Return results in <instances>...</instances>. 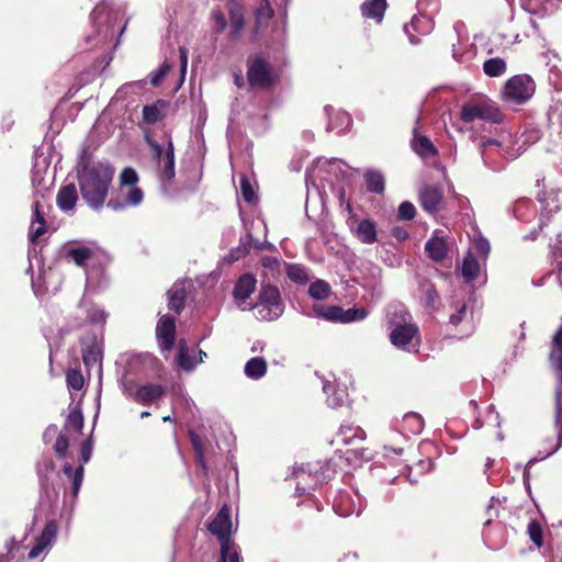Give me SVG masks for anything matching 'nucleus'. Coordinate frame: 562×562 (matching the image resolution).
I'll list each match as a JSON object with an SVG mask.
<instances>
[{
	"label": "nucleus",
	"instance_id": "f257e3e1",
	"mask_svg": "<svg viewBox=\"0 0 562 562\" xmlns=\"http://www.w3.org/2000/svg\"><path fill=\"white\" fill-rule=\"evenodd\" d=\"M114 176V168L108 162H93L83 166L78 181L82 199L93 209H100L106 199Z\"/></svg>",
	"mask_w": 562,
	"mask_h": 562
},
{
	"label": "nucleus",
	"instance_id": "f03ea898",
	"mask_svg": "<svg viewBox=\"0 0 562 562\" xmlns=\"http://www.w3.org/2000/svg\"><path fill=\"white\" fill-rule=\"evenodd\" d=\"M391 342L406 351H417L420 338L418 327L412 322L411 314L402 305H393L389 311Z\"/></svg>",
	"mask_w": 562,
	"mask_h": 562
},
{
	"label": "nucleus",
	"instance_id": "7ed1b4c3",
	"mask_svg": "<svg viewBox=\"0 0 562 562\" xmlns=\"http://www.w3.org/2000/svg\"><path fill=\"white\" fill-rule=\"evenodd\" d=\"M512 139V135H504L501 139L487 138L482 139L479 144L481 148V156L485 166L492 169H501L503 167L501 158L515 159L524 150L522 145Z\"/></svg>",
	"mask_w": 562,
	"mask_h": 562
},
{
	"label": "nucleus",
	"instance_id": "20e7f679",
	"mask_svg": "<svg viewBox=\"0 0 562 562\" xmlns=\"http://www.w3.org/2000/svg\"><path fill=\"white\" fill-rule=\"evenodd\" d=\"M551 367L555 371L557 386H555V401L554 411L555 417L554 423L558 428V442L555 447L548 452V456L554 453L559 448L562 447V325L553 336L551 342V351L549 356Z\"/></svg>",
	"mask_w": 562,
	"mask_h": 562
},
{
	"label": "nucleus",
	"instance_id": "39448f33",
	"mask_svg": "<svg viewBox=\"0 0 562 562\" xmlns=\"http://www.w3.org/2000/svg\"><path fill=\"white\" fill-rule=\"evenodd\" d=\"M254 308L257 317L262 321L278 319L283 313V303L278 288L270 284L262 285Z\"/></svg>",
	"mask_w": 562,
	"mask_h": 562
},
{
	"label": "nucleus",
	"instance_id": "423d86ee",
	"mask_svg": "<svg viewBox=\"0 0 562 562\" xmlns=\"http://www.w3.org/2000/svg\"><path fill=\"white\" fill-rule=\"evenodd\" d=\"M535 91V83L529 76H514L504 86L503 99L520 104L527 101Z\"/></svg>",
	"mask_w": 562,
	"mask_h": 562
},
{
	"label": "nucleus",
	"instance_id": "0eeeda50",
	"mask_svg": "<svg viewBox=\"0 0 562 562\" xmlns=\"http://www.w3.org/2000/svg\"><path fill=\"white\" fill-rule=\"evenodd\" d=\"M464 123H471L475 120L497 122L499 120L498 109L487 100L465 103L460 113Z\"/></svg>",
	"mask_w": 562,
	"mask_h": 562
},
{
	"label": "nucleus",
	"instance_id": "6e6552de",
	"mask_svg": "<svg viewBox=\"0 0 562 562\" xmlns=\"http://www.w3.org/2000/svg\"><path fill=\"white\" fill-rule=\"evenodd\" d=\"M247 78L254 88L267 89L273 85L271 66L258 56L249 58Z\"/></svg>",
	"mask_w": 562,
	"mask_h": 562
},
{
	"label": "nucleus",
	"instance_id": "1a4fd4ad",
	"mask_svg": "<svg viewBox=\"0 0 562 562\" xmlns=\"http://www.w3.org/2000/svg\"><path fill=\"white\" fill-rule=\"evenodd\" d=\"M209 530L217 537L221 542V548L224 544L228 547H236L229 539L231 530H232V521L229 518V508L227 506H223L215 518L210 522Z\"/></svg>",
	"mask_w": 562,
	"mask_h": 562
},
{
	"label": "nucleus",
	"instance_id": "9d476101",
	"mask_svg": "<svg viewBox=\"0 0 562 562\" xmlns=\"http://www.w3.org/2000/svg\"><path fill=\"white\" fill-rule=\"evenodd\" d=\"M439 5V0H418V15H415L412 19V25L417 27L418 23L423 22L425 25L423 26L422 32L429 33L432 30V19L438 12Z\"/></svg>",
	"mask_w": 562,
	"mask_h": 562
},
{
	"label": "nucleus",
	"instance_id": "9b49d317",
	"mask_svg": "<svg viewBox=\"0 0 562 562\" xmlns=\"http://www.w3.org/2000/svg\"><path fill=\"white\" fill-rule=\"evenodd\" d=\"M347 224L355 236L363 244H373L376 240V227L373 221H358L356 215L351 214Z\"/></svg>",
	"mask_w": 562,
	"mask_h": 562
},
{
	"label": "nucleus",
	"instance_id": "f8f14e48",
	"mask_svg": "<svg viewBox=\"0 0 562 562\" xmlns=\"http://www.w3.org/2000/svg\"><path fill=\"white\" fill-rule=\"evenodd\" d=\"M57 530L58 527L55 520L46 522L44 529L36 538L34 546L27 554L30 560L36 559L43 551L52 547L56 539Z\"/></svg>",
	"mask_w": 562,
	"mask_h": 562
},
{
	"label": "nucleus",
	"instance_id": "ddd939ff",
	"mask_svg": "<svg viewBox=\"0 0 562 562\" xmlns=\"http://www.w3.org/2000/svg\"><path fill=\"white\" fill-rule=\"evenodd\" d=\"M156 335L161 350L170 351L175 345V319L166 315L161 316L157 323Z\"/></svg>",
	"mask_w": 562,
	"mask_h": 562
},
{
	"label": "nucleus",
	"instance_id": "4468645a",
	"mask_svg": "<svg viewBox=\"0 0 562 562\" xmlns=\"http://www.w3.org/2000/svg\"><path fill=\"white\" fill-rule=\"evenodd\" d=\"M293 476L296 480V492L297 494H304L308 490L314 488L319 477L316 473H313V470L310 464L297 467L293 470Z\"/></svg>",
	"mask_w": 562,
	"mask_h": 562
},
{
	"label": "nucleus",
	"instance_id": "2eb2a0df",
	"mask_svg": "<svg viewBox=\"0 0 562 562\" xmlns=\"http://www.w3.org/2000/svg\"><path fill=\"white\" fill-rule=\"evenodd\" d=\"M82 359L87 368H92L94 366H101L102 351L100 345L97 340V337L93 336L91 338L82 339Z\"/></svg>",
	"mask_w": 562,
	"mask_h": 562
},
{
	"label": "nucleus",
	"instance_id": "dca6fc26",
	"mask_svg": "<svg viewBox=\"0 0 562 562\" xmlns=\"http://www.w3.org/2000/svg\"><path fill=\"white\" fill-rule=\"evenodd\" d=\"M120 191H121V195L123 196L124 201L119 202V201L110 200L108 203L109 207H111L113 210H121L125 206H136V205L140 204V202L143 201V198H144L143 191L136 186L122 187L120 189Z\"/></svg>",
	"mask_w": 562,
	"mask_h": 562
},
{
	"label": "nucleus",
	"instance_id": "f3484780",
	"mask_svg": "<svg viewBox=\"0 0 562 562\" xmlns=\"http://www.w3.org/2000/svg\"><path fill=\"white\" fill-rule=\"evenodd\" d=\"M521 8L530 13L543 18L558 9L557 0H520Z\"/></svg>",
	"mask_w": 562,
	"mask_h": 562
},
{
	"label": "nucleus",
	"instance_id": "a211bd4d",
	"mask_svg": "<svg viewBox=\"0 0 562 562\" xmlns=\"http://www.w3.org/2000/svg\"><path fill=\"white\" fill-rule=\"evenodd\" d=\"M442 191L432 186H425L419 192V201L423 209L429 213L438 211L442 200Z\"/></svg>",
	"mask_w": 562,
	"mask_h": 562
},
{
	"label": "nucleus",
	"instance_id": "6ab92c4d",
	"mask_svg": "<svg viewBox=\"0 0 562 562\" xmlns=\"http://www.w3.org/2000/svg\"><path fill=\"white\" fill-rule=\"evenodd\" d=\"M160 180L162 183H170L175 177V149L171 140H168L165 156L161 158Z\"/></svg>",
	"mask_w": 562,
	"mask_h": 562
},
{
	"label": "nucleus",
	"instance_id": "aec40b11",
	"mask_svg": "<svg viewBox=\"0 0 562 562\" xmlns=\"http://www.w3.org/2000/svg\"><path fill=\"white\" fill-rule=\"evenodd\" d=\"M78 201V193L76 186L74 183H69L59 189L57 193V205L64 212L72 211Z\"/></svg>",
	"mask_w": 562,
	"mask_h": 562
},
{
	"label": "nucleus",
	"instance_id": "412c9836",
	"mask_svg": "<svg viewBox=\"0 0 562 562\" xmlns=\"http://www.w3.org/2000/svg\"><path fill=\"white\" fill-rule=\"evenodd\" d=\"M164 394V389L159 384H145L137 387L134 401L142 404H149Z\"/></svg>",
	"mask_w": 562,
	"mask_h": 562
},
{
	"label": "nucleus",
	"instance_id": "4be33fe9",
	"mask_svg": "<svg viewBox=\"0 0 562 562\" xmlns=\"http://www.w3.org/2000/svg\"><path fill=\"white\" fill-rule=\"evenodd\" d=\"M428 257L434 261H441L448 251L447 243L442 237L432 236L425 245Z\"/></svg>",
	"mask_w": 562,
	"mask_h": 562
},
{
	"label": "nucleus",
	"instance_id": "5701e85b",
	"mask_svg": "<svg viewBox=\"0 0 562 562\" xmlns=\"http://www.w3.org/2000/svg\"><path fill=\"white\" fill-rule=\"evenodd\" d=\"M386 0H367L361 5L362 15L381 22L386 10Z\"/></svg>",
	"mask_w": 562,
	"mask_h": 562
},
{
	"label": "nucleus",
	"instance_id": "b1692460",
	"mask_svg": "<svg viewBox=\"0 0 562 562\" xmlns=\"http://www.w3.org/2000/svg\"><path fill=\"white\" fill-rule=\"evenodd\" d=\"M256 288V279L249 273L243 274L235 288H234V296L236 300H246L248 299L251 293L255 291Z\"/></svg>",
	"mask_w": 562,
	"mask_h": 562
},
{
	"label": "nucleus",
	"instance_id": "393cba45",
	"mask_svg": "<svg viewBox=\"0 0 562 562\" xmlns=\"http://www.w3.org/2000/svg\"><path fill=\"white\" fill-rule=\"evenodd\" d=\"M323 391L327 395V404L333 408H337L344 405L346 402V392L344 390H339L331 382L326 381L323 384Z\"/></svg>",
	"mask_w": 562,
	"mask_h": 562
},
{
	"label": "nucleus",
	"instance_id": "a878e982",
	"mask_svg": "<svg viewBox=\"0 0 562 562\" xmlns=\"http://www.w3.org/2000/svg\"><path fill=\"white\" fill-rule=\"evenodd\" d=\"M229 22H231V36L237 37L245 25L244 12L241 7L236 3H229Z\"/></svg>",
	"mask_w": 562,
	"mask_h": 562
},
{
	"label": "nucleus",
	"instance_id": "bb28decb",
	"mask_svg": "<svg viewBox=\"0 0 562 562\" xmlns=\"http://www.w3.org/2000/svg\"><path fill=\"white\" fill-rule=\"evenodd\" d=\"M274 11L268 0H257L255 5V18L257 31L266 25L272 18Z\"/></svg>",
	"mask_w": 562,
	"mask_h": 562
},
{
	"label": "nucleus",
	"instance_id": "cd10ccee",
	"mask_svg": "<svg viewBox=\"0 0 562 562\" xmlns=\"http://www.w3.org/2000/svg\"><path fill=\"white\" fill-rule=\"evenodd\" d=\"M187 292L184 286L181 284H175L168 291V307L179 314L184 305Z\"/></svg>",
	"mask_w": 562,
	"mask_h": 562
},
{
	"label": "nucleus",
	"instance_id": "c85d7f7f",
	"mask_svg": "<svg viewBox=\"0 0 562 562\" xmlns=\"http://www.w3.org/2000/svg\"><path fill=\"white\" fill-rule=\"evenodd\" d=\"M245 374L254 380L262 378L267 372V362L263 358L255 357L245 364Z\"/></svg>",
	"mask_w": 562,
	"mask_h": 562
},
{
	"label": "nucleus",
	"instance_id": "c756f323",
	"mask_svg": "<svg viewBox=\"0 0 562 562\" xmlns=\"http://www.w3.org/2000/svg\"><path fill=\"white\" fill-rule=\"evenodd\" d=\"M543 210L552 213L562 209V191L561 190H550L544 193V196L540 199Z\"/></svg>",
	"mask_w": 562,
	"mask_h": 562
},
{
	"label": "nucleus",
	"instance_id": "7c9ffc66",
	"mask_svg": "<svg viewBox=\"0 0 562 562\" xmlns=\"http://www.w3.org/2000/svg\"><path fill=\"white\" fill-rule=\"evenodd\" d=\"M461 272L467 281H472L477 278L480 273V265L472 252H469L464 257Z\"/></svg>",
	"mask_w": 562,
	"mask_h": 562
},
{
	"label": "nucleus",
	"instance_id": "2f4dec72",
	"mask_svg": "<svg viewBox=\"0 0 562 562\" xmlns=\"http://www.w3.org/2000/svg\"><path fill=\"white\" fill-rule=\"evenodd\" d=\"M414 151L422 157H430L437 155V149L431 140L426 136L415 137L413 140Z\"/></svg>",
	"mask_w": 562,
	"mask_h": 562
},
{
	"label": "nucleus",
	"instance_id": "473e14b6",
	"mask_svg": "<svg viewBox=\"0 0 562 562\" xmlns=\"http://www.w3.org/2000/svg\"><path fill=\"white\" fill-rule=\"evenodd\" d=\"M424 422L420 415L416 413H407L403 417L402 429L413 435H417L423 430Z\"/></svg>",
	"mask_w": 562,
	"mask_h": 562
},
{
	"label": "nucleus",
	"instance_id": "72a5a7b5",
	"mask_svg": "<svg viewBox=\"0 0 562 562\" xmlns=\"http://www.w3.org/2000/svg\"><path fill=\"white\" fill-rule=\"evenodd\" d=\"M507 66L504 59L499 57L490 58L484 61L483 70L488 77H499L506 72Z\"/></svg>",
	"mask_w": 562,
	"mask_h": 562
},
{
	"label": "nucleus",
	"instance_id": "f704fd0d",
	"mask_svg": "<svg viewBox=\"0 0 562 562\" xmlns=\"http://www.w3.org/2000/svg\"><path fill=\"white\" fill-rule=\"evenodd\" d=\"M351 125V117L345 111H338L335 114L334 119H329L327 130L328 131H337L338 133H342L349 128Z\"/></svg>",
	"mask_w": 562,
	"mask_h": 562
},
{
	"label": "nucleus",
	"instance_id": "c9c22d12",
	"mask_svg": "<svg viewBox=\"0 0 562 562\" xmlns=\"http://www.w3.org/2000/svg\"><path fill=\"white\" fill-rule=\"evenodd\" d=\"M177 360L178 364L186 371H191L196 364L193 358L189 355L188 347L183 340L179 342Z\"/></svg>",
	"mask_w": 562,
	"mask_h": 562
},
{
	"label": "nucleus",
	"instance_id": "e433bc0d",
	"mask_svg": "<svg viewBox=\"0 0 562 562\" xmlns=\"http://www.w3.org/2000/svg\"><path fill=\"white\" fill-rule=\"evenodd\" d=\"M67 257L70 258L76 265L83 267L91 259L92 250L87 247L70 249L67 252Z\"/></svg>",
	"mask_w": 562,
	"mask_h": 562
},
{
	"label": "nucleus",
	"instance_id": "4c0bfd02",
	"mask_svg": "<svg viewBox=\"0 0 562 562\" xmlns=\"http://www.w3.org/2000/svg\"><path fill=\"white\" fill-rule=\"evenodd\" d=\"M366 181L368 190L374 193H382L384 191V178L378 171H368L366 173Z\"/></svg>",
	"mask_w": 562,
	"mask_h": 562
},
{
	"label": "nucleus",
	"instance_id": "58836bf2",
	"mask_svg": "<svg viewBox=\"0 0 562 562\" xmlns=\"http://www.w3.org/2000/svg\"><path fill=\"white\" fill-rule=\"evenodd\" d=\"M286 273L292 281L297 283H306L310 279L306 269L300 265H289Z\"/></svg>",
	"mask_w": 562,
	"mask_h": 562
},
{
	"label": "nucleus",
	"instance_id": "ea45409f",
	"mask_svg": "<svg viewBox=\"0 0 562 562\" xmlns=\"http://www.w3.org/2000/svg\"><path fill=\"white\" fill-rule=\"evenodd\" d=\"M368 312L364 307L342 308L341 323H350L362 321L367 317Z\"/></svg>",
	"mask_w": 562,
	"mask_h": 562
},
{
	"label": "nucleus",
	"instance_id": "a19ab883",
	"mask_svg": "<svg viewBox=\"0 0 562 562\" xmlns=\"http://www.w3.org/2000/svg\"><path fill=\"white\" fill-rule=\"evenodd\" d=\"M330 288L325 281H316L310 285L308 293L317 300H324L328 296Z\"/></svg>",
	"mask_w": 562,
	"mask_h": 562
},
{
	"label": "nucleus",
	"instance_id": "79ce46f5",
	"mask_svg": "<svg viewBox=\"0 0 562 562\" xmlns=\"http://www.w3.org/2000/svg\"><path fill=\"white\" fill-rule=\"evenodd\" d=\"M65 427L72 428L77 431H80L83 427L82 413L79 409L70 411V413L68 414Z\"/></svg>",
	"mask_w": 562,
	"mask_h": 562
},
{
	"label": "nucleus",
	"instance_id": "37998d69",
	"mask_svg": "<svg viewBox=\"0 0 562 562\" xmlns=\"http://www.w3.org/2000/svg\"><path fill=\"white\" fill-rule=\"evenodd\" d=\"M528 535L530 540L538 547L541 548L543 544L542 540V528L536 520H531L528 525Z\"/></svg>",
	"mask_w": 562,
	"mask_h": 562
},
{
	"label": "nucleus",
	"instance_id": "c03bdc74",
	"mask_svg": "<svg viewBox=\"0 0 562 562\" xmlns=\"http://www.w3.org/2000/svg\"><path fill=\"white\" fill-rule=\"evenodd\" d=\"M66 381L70 389L79 391L83 386V376L82 374L75 369H70L66 373Z\"/></svg>",
	"mask_w": 562,
	"mask_h": 562
},
{
	"label": "nucleus",
	"instance_id": "a18cd8bd",
	"mask_svg": "<svg viewBox=\"0 0 562 562\" xmlns=\"http://www.w3.org/2000/svg\"><path fill=\"white\" fill-rule=\"evenodd\" d=\"M315 311L328 321L341 322L342 308L339 306H327Z\"/></svg>",
	"mask_w": 562,
	"mask_h": 562
},
{
	"label": "nucleus",
	"instance_id": "49530a36",
	"mask_svg": "<svg viewBox=\"0 0 562 562\" xmlns=\"http://www.w3.org/2000/svg\"><path fill=\"white\" fill-rule=\"evenodd\" d=\"M46 232V222L31 221L29 229V239L31 243H35L37 238L43 236Z\"/></svg>",
	"mask_w": 562,
	"mask_h": 562
},
{
	"label": "nucleus",
	"instance_id": "de8ad7c7",
	"mask_svg": "<svg viewBox=\"0 0 562 562\" xmlns=\"http://www.w3.org/2000/svg\"><path fill=\"white\" fill-rule=\"evenodd\" d=\"M138 182L137 172L133 168H125L120 175V183L122 187L136 186Z\"/></svg>",
	"mask_w": 562,
	"mask_h": 562
},
{
	"label": "nucleus",
	"instance_id": "09e8293b",
	"mask_svg": "<svg viewBox=\"0 0 562 562\" xmlns=\"http://www.w3.org/2000/svg\"><path fill=\"white\" fill-rule=\"evenodd\" d=\"M218 562H239V554L236 547L224 544L221 548V557Z\"/></svg>",
	"mask_w": 562,
	"mask_h": 562
},
{
	"label": "nucleus",
	"instance_id": "8fccbe9b",
	"mask_svg": "<svg viewBox=\"0 0 562 562\" xmlns=\"http://www.w3.org/2000/svg\"><path fill=\"white\" fill-rule=\"evenodd\" d=\"M69 447V439L66 435L59 434L54 445V451L58 458H65Z\"/></svg>",
	"mask_w": 562,
	"mask_h": 562
},
{
	"label": "nucleus",
	"instance_id": "3c124183",
	"mask_svg": "<svg viewBox=\"0 0 562 562\" xmlns=\"http://www.w3.org/2000/svg\"><path fill=\"white\" fill-rule=\"evenodd\" d=\"M143 117L146 123L153 124L160 120V111L156 105H145Z\"/></svg>",
	"mask_w": 562,
	"mask_h": 562
},
{
	"label": "nucleus",
	"instance_id": "603ef678",
	"mask_svg": "<svg viewBox=\"0 0 562 562\" xmlns=\"http://www.w3.org/2000/svg\"><path fill=\"white\" fill-rule=\"evenodd\" d=\"M87 317L90 323L103 324L105 322L106 314L103 310L92 306L87 311Z\"/></svg>",
	"mask_w": 562,
	"mask_h": 562
},
{
	"label": "nucleus",
	"instance_id": "864d4df0",
	"mask_svg": "<svg viewBox=\"0 0 562 562\" xmlns=\"http://www.w3.org/2000/svg\"><path fill=\"white\" fill-rule=\"evenodd\" d=\"M211 16L214 23V31L216 33H222L227 26L224 13L220 10H213Z\"/></svg>",
	"mask_w": 562,
	"mask_h": 562
},
{
	"label": "nucleus",
	"instance_id": "5fc2aeb1",
	"mask_svg": "<svg viewBox=\"0 0 562 562\" xmlns=\"http://www.w3.org/2000/svg\"><path fill=\"white\" fill-rule=\"evenodd\" d=\"M170 68L171 66L169 64L164 63L157 70L151 74L150 83L155 87L159 86Z\"/></svg>",
	"mask_w": 562,
	"mask_h": 562
},
{
	"label": "nucleus",
	"instance_id": "6e6d98bb",
	"mask_svg": "<svg viewBox=\"0 0 562 562\" xmlns=\"http://www.w3.org/2000/svg\"><path fill=\"white\" fill-rule=\"evenodd\" d=\"M549 120L553 125H558L562 133V102L555 103L549 113Z\"/></svg>",
	"mask_w": 562,
	"mask_h": 562
},
{
	"label": "nucleus",
	"instance_id": "4d7b16f0",
	"mask_svg": "<svg viewBox=\"0 0 562 562\" xmlns=\"http://www.w3.org/2000/svg\"><path fill=\"white\" fill-rule=\"evenodd\" d=\"M240 190H241V194H243L244 199L247 202L255 201V199H256L255 190H254L251 183L244 177L240 179Z\"/></svg>",
	"mask_w": 562,
	"mask_h": 562
},
{
	"label": "nucleus",
	"instance_id": "13d9d810",
	"mask_svg": "<svg viewBox=\"0 0 562 562\" xmlns=\"http://www.w3.org/2000/svg\"><path fill=\"white\" fill-rule=\"evenodd\" d=\"M415 216V206L411 202H403L398 206V217L401 220H412Z\"/></svg>",
	"mask_w": 562,
	"mask_h": 562
},
{
	"label": "nucleus",
	"instance_id": "bf43d9fd",
	"mask_svg": "<svg viewBox=\"0 0 562 562\" xmlns=\"http://www.w3.org/2000/svg\"><path fill=\"white\" fill-rule=\"evenodd\" d=\"M190 439H191V443L193 446L194 452L196 454V458L199 460V463L204 468L202 442H201L199 436L193 432H190Z\"/></svg>",
	"mask_w": 562,
	"mask_h": 562
},
{
	"label": "nucleus",
	"instance_id": "052dcab7",
	"mask_svg": "<svg viewBox=\"0 0 562 562\" xmlns=\"http://www.w3.org/2000/svg\"><path fill=\"white\" fill-rule=\"evenodd\" d=\"M425 302L428 306H434L438 301V293L432 284L424 286Z\"/></svg>",
	"mask_w": 562,
	"mask_h": 562
},
{
	"label": "nucleus",
	"instance_id": "680f3d73",
	"mask_svg": "<svg viewBox=\"0 0 562 562\" xmlns=\"http://www.w3.org/2000/svg\"><path fill=\"white\" fill-rule=\"evenodd\" d=\"M474 250L485 259L490 252V243L484 238H479L474 241Z\"/></svg>",
	"mask_w": 562,
	"mask_h": 562
},
{
	"label": "nucleus",
	"instance_id": "e2e57ef3",
	"mask_svg": "<svg viewBox=\"0 0 562 562\" xmlns=\"http://www.w3.org/2000/svg\"><path fill=\"white\" fill-rule=\"evenodd\" d=\"M121 386H122L123 393L127 397L134 400L135 392H136L138 386L132 380H127V379H123L122 380Z\"/></svg>",
	"mask_w": 562,
	"mask_h": 562
},
{
	"label": "nucleus",
	"instance_id": "0e129e2a",
	"mask_svg": "<svg viewBox=\"0 0 562 562\" xmlns=\"http://www.w3.org/2000/svg\"><path fill=\"white\" fill-rule=\"evenodd\" d=\"M149 146L151 148L154 159L157 160L158 165H161V158L165 156L166 147H162L156 142H149Z\"/></svg>",
	"mask_w": 562,
	"mask_h": 562
},
{
	"label": "nucleus",
	"instance_id": "69168bd1",
	"mask_svg": "<svg viewBox=\"0 0 562 562\" xmlns=\"http://www.w3.org/2000/svg\"><path fill=\"white\" fill-rule=\"evenodd\" d=\"M149 146L151 148L154 159L157 160L158 165H161V158L165 156L166 147H162L156 142H149Z\"/></svg>",
	"mask_w": 562,
	"mask_h": 562
},
{
	"label": "nucleus",
	"instance_id": "338daca9",
	"mask_svg": "<svg viewBox=\"0 0 562 562\" xmlns=\"http://www.w3.org/2000/svg\"><path fill=\"white\" fill-rule=\"evenodd\" d=\"M82 479H83V467L80 465L79 468L76 469V471L74 473V479H72V490H74L75 495L78 493V491L81 486Z\"/></svg>",
	"mask_w": 562,
	"mask_h": 562
},
{
	"label": "nucleus",
	"instance_id": "774afa93",
	"mask_svg": "<svg viewBox=\"0 0 562 562\" xmlns=\"http://www.w3.org/2000/svg\"><path fill=\"white\" fill-rule=\"evenodd\" d=\"M465 312H467V306L464 303H462L458 310H457V313L452 314L450 316V323L452 325H458L461 323V321L463 319L464 315H465Z\"/></svg>",
	"mask_w": 562,
	"mask_h": 562
}]
</instances>
